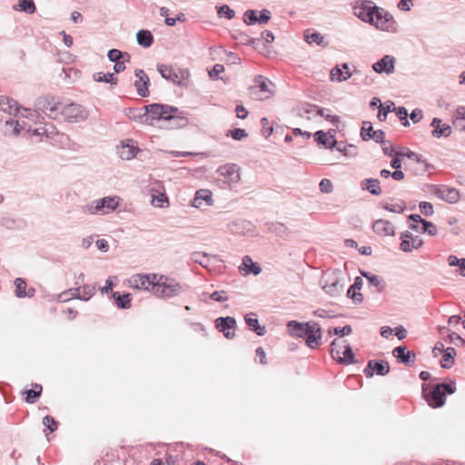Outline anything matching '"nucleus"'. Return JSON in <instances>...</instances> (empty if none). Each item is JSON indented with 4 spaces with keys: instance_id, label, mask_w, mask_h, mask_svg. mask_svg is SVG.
Returning a JSON list of instances; mask_svg holds the SVG:
<instances>
[{
    "instance_id": "18",
    "label": "nucleus",
    "mask_w": 465,
    "mask_h": 465,
    "mask_svg": "<svg viewBox=\"0 0 465 465\" xmlns=\"http://www.w3.org/2000/svg\"><path fill=\"white\" fill-rule=\"evenodd\" d=\"M134 74L137 77V80L134 84L137 94L142 97H147L149 95L148 85L150 84L148 75L142 69H136Z\"/></svg>"
},
{
    "instance_id": "61",
    "label": "nucleus",
    "mask_w": 465,
    "mask_h": 465,
    "mask_svg": "<svg viewBox=\"0 0 465 465\" xmlns=\"http://www.w3.org/2000/svg\"><path fill=\"white\" fill-rule=\"evenodd\" d=\"M419 207L420 212L426 216H431L434 213L433 206L429 202H420Z\"/></svg>"
},
{
    "instance_id": "56",
    "label": "nucleus",
    "mask_w": 465,
    "mask_h": 465,
    "mask_svg": "<svg viewBox=\"0 0 465 465\" xmlns=\"http://www.w3.org/2000/svg\"><path fill=\"white\" fill-rule=\"evenodd\" d=\"M271 231L278 236L284 237L288 235V229L283 223H274L272 225Z\"/></svg>"
},
{
    "instance_id": "41",
    "label": "nucleus",
    "mask_w": 465,
    "mask_h": 465,
    "mask_svg": "<svg viewBox=\"0 0 465 465\" xmlns=\"http://www.w3.org/2000/svg\"><path fill=\"white\" fill-rule=\"evenodd\" d=\"M94 80L98 83H108L112 85L117 84V78L114 76L113 73L104 74L102 72L95 73L94 74Z\"/></svg>"
},
{
    "instance_id": "64",
    "label": "nucleus",
    "mask_w": 465,
    "mask_h": 465,
    "mask_svg": "<svg viewBox=\"0 0 465 465\" xmlns=\"http://www.w3.org/2000/svg\"><path fill=\"white\" fill-rule=\"evenodd\" d=\"M43 424L47 427L51 432L56 430L57 429V422L53 417L49 415H46L43 418Z\"/></svg>"
},
{
    "instance_id": "60",
    "label": "nucleus",
    "mask_w": 465,
    "mask_h": 465,
    "mask_svg": "<svg viewBox=\"0 0 465 465\" xmlns=\"http://www.w3.org/2000/svg\"><path fill=\"white\" fill-rule=\"evenodd\" d=\"M261 124H262V134L265 137H269L272 134V132H273V127L270 125L268 118L262 117L261 119Z\"/></svg>"
},
{
    "instance_id": "58",
    "label": "nucleus",
    "mask_w": 465,
    "mask_h": 465,
    "mask_svg": "<svg viewBox=\"0 0 465 465\" xmlns=\"http://www.w3.org/2000/svg\"><path fill=\"white\" fill-rule=\"evenodd\" d=\"M437 232H438L437 227L432 223L426 221V220L420 228V232H422V233L427 232L428 234H430L431 236L436 235Z\"/></svg>"
},
{
    "instance_id": "19",
    "label": "nucleus",
    "mask_w": 465,
    "mask_h": 465,
    "mask_svg": "<svg viewBox=\"0 0 465 465\" xmlns=\"http://www.w3.org/2000/svg\"><path fill=\"white\" fill-rule=\"evenodd\" d=\"M313 322H299L296 321H290L287 323L288 331L291 336L303 338L308 334Z\"/></svg>"
},
{
    "instance_id": "28",
    "label": "nucleus",
    "mask_w": 465,
    "mask_h": 465,
    "mask_svg": "<svg viewBox=\"0 0 465 465\" xmlns=\"http://www.w3.org/2000/svg\"><path fill=\"white\" fill-rule=\"evenodd\" d=\"M244 320L250 330L255 331L257 335L263 336L265 334L266 329L264 326H261L259 324V321L255 313L251 312L246 314Z\"/></svg>"
},
{
    "instance_id": "40",
    "label": "nucleus",
    "mask_w": 465,
    "mask_h": 465,
    "mask_svg": "<svg viewBox=\"0 0 465 465\" xmlns=\"http://www.w3.org/2000/svg\"><path fill=\"white\" fill-rule=\"evenodd\" d=\"M304 40L308 44L315 43L320 46H325L324 37L318 32H311V30H306L304 32Z\"/></svg>"
},
{
    "instance_id": "33",
    "label": "nucleus",
    "mask_w": 465,
    "mask_h": 465,
    "mask_svg": "<svg viewBox=\"0 0 465 465\" xmlns=\"http://www.w3.org/2000/svg\"><path fill=\"white\" fill-rule=\"evenodd\" d=\"M423 244V241L419 237L415 236L412 240H402L400 244V249L404 252H410L413 250H418Z\"/></svg>"
},
{
    "instance_id": "36",
    "label": "nucleus",
    "mask_w": 465,
    "mask_h": 465,
    "mask_svg": "<svg viewBox=\"0 0 465 465\" xmlns=\"http://www.w3.org/2000/svg\"><path fill=\"white\" fill-rule=\"evenodd\" d=\"M327 134L323 131H317L314 134L315 141L319 144H322L325 148L332 149L337 145V141L335 139L331 140L329 137H326Z\"/></svg>"
},
{
    "instance_id": "55",
    "label": "nucleus",
    "mask_w": 465,
    "mask_h": 465,
    "mask_svg": "<svg viewBox=\"0 0 465 465\" xmlns=\"http://www.w3.org/2000/svg\"><path fill=\"white\" fill-rule=\"evenodd\" d=\"M151 203L155 207H163L164 203H168V197L166 196L165 193L153 195Z\"/></svg>"
},
{
    "instance_id": "44",
    "label": "nucleus",
    "mask_w": 465,
    "mask_h": 465,
    "mask_svg": "<svg viewBox=\"0 0 465 465\" xmlns=\"http://www.w3.org/2000/svg\"><path fill=\"white\" fill-rule=\"evenodd\" d=\"M353 74V72H347V75H343V72L341 67L335 66L331 71V78L336 79L338 82H344L348 80L350 77H351Z\"/></svg>"
},
{
    "instance_id": "21",
    "label": "nucleus",
    "mask_w": 465,
    "mask_h": 465,
    "mask_svg": "<svg viewBox=\"0 0 465 465\" xmlns=\"http://www.w3.org/2000/svg\"><path fill=\"white\" fill-rule=\"evenodd\" d=\"M392 355L401 363L411 366L415 363V353L408 351L405 346H398L392 350Z\"/></svg>"
},
{
    "instance_id": "42",
    "label": "nucleus",
    "mask_w": 465,
    "mask_h": 465,
    "mask_svg": "<svg viewBox=\"0 0 465 465\" xmlns=\"http://www.w3.org/2000/svg\"><path fill=\"white\" fill-rule=\"evenodd\" d=\"M43 388L42 385L38 383H35L31 390L25 391L26 397L25 401L28 403H35V400L41 396Z\"/></svg>"
},
{
    "instance_id": "15",
    "label": "nucleus",
    "mask_w": 465,
    "mask_h": 465,
    "mask_svg": "<svg viewBox=\"0 0 465 465\" xmlns=\"http://www.w3.org/2000/svg\"><path fill=\"white\" fill-rule=\"evenodd\" d=\"M431 193L434 196L449 203H456L460 200V193L454 187L448 185L432 186Z\"/></svg>"
},
{
    "instance_id": "16",
    "label": "nucleus",
    "mask_w": 465,
    "mask_h": 465,
    "mask_svg": "<svg viewBox=\"0 0 465 465\" xmlns=\"http://www.w3.org/2000/svg\"><path fill=\"white\" fill-rule=\"evenodd\" d=\"M364 375L367 378H371L376 372L378 375L384 376L390 372V365L385 361H369L367 366L365 367Z\"/></svg>"
},
{
    "instance_id": "35",
    "label": "nucleus",
    "mask_w": 465,
    "mask_h": 465,
    "mask_svg": "<svg viewBox=\"0 0 465 465\" xmlns=\"http://www.w3.org/2000/svg\"><path fill=\"white\" fill-rule=\"evenodd\" d=\"M211 255L206 252H194L191 254V260L208 269L211 264Z\"/></svg>"
},
{
    "instance_id": "27",
    "label": "nucleus",
    "mask_w": 465,
    "mask_h": 465,
    "mask_svg": "<svg viewBox=\"0 0 465 465\" xmlns=\"http://www.w3.org/2000/svg\"><path fill=\"white\" fill-rule=\"evenodd\" d=\"M205 202L206 205L211 206L213 203V193L211 191L206 189L198 190L195 193L192 205L195 208H200L203 203Z\"/></svg>"
},
{
    "instance_id": "48",
    "label": "nucleus",
    "mask_w": 465,
    "mask_h": 465,
    "mask_svg": "<svg viewBox=\"0 0 465 465\" xmlns=\"http://www.w3.org/2000/svg\"><path fill=\"white\" fill-rule=\"evenodd\" d=\"M335 147L340 153H343L344 156L357 155V148L353 144L341 145L337 143Z\"/></svg>"
},
{
    "instance_id": "52",
    "label": "nucleus",
    "mask_w": 465,
    "mask_h": 465,
    "mask_svg": "<svg viewBox=\"0 0 465 465\" xmlns=\"http://www.w3.org/2000/svg\"><path fill=\"white\" fill-rule=\"evenodd\" d=\"M462 121H465V107L460 106L456 110L454 115V124L462 129H465V124H461Z\"/></svg>"
},
{
    "instance_id": "17",
    "label": "nucleus",
    "mask_w": 465,
    "mask_h": 465,
    "mask_svg": "<svg viewBox=\"0 0 465 465\" xmlns=\"http://www.w3.org/2000/svg\"><path fill=\"white\" fill-rule=\"evenodd\" d=\"M216 328L220 332H223L225 338L232 339L235 336L234 327L236 321L233 317H220L215 321Z\"/></svg>"
},
{
    "instance_id": "9",
    "label": "nucleus",
    "mask_w": 465,
    "mask_h": 465,
    "mask_svg": "<svg viewBox=\"0 0 465 465\" xmlns=\"http://www.w3.org/2000/svg\"><path fill=\"white\" fill-rule=\"evenodd\" d=\"M157 70L162 77L172 81L177 85H183V81L187 80L190 76L188 69H174L172 66L161 64L157 66Z\"/></svg>"
},
{
    "instance_id": "50",
    "label": "nucleus",
    "mask_w": 465,
    "mask_h": 465,
    "mask_svg": "<svg viewBox=\"0 0 465 465\" xmlns=\"http://www.w3.org/2000/svg\"><path fill=\"white\" fill-rule=\"evenodd\" d=\"M15 294L19 298L25 297L26 282L22 278H16L15 280Z\"/></svg>"
},
{
    "instance_id": "53",
    "label": "nucleus",
    "mask_w": 465,
    "mask_h": 465,
    "mask_svg": "<svg viewBox=\"0 0 465 465\" xmlns=\"http://www.w3.org/2000/svg\"><path fill=\"white\" fill-rule=\"evenodd\" d=\"M352 331V329L350 325H345L341 328L335 327L329 329V334L330 335H340L341 337L351 334Z\"/></svg>"
},
{
    "instance_id": "57",
    "label": "nucleus",
    "mask_w": 465,
    "mask_h": 465,
    "mask_svg": "<svg viewBox=\"0 0 465 465\" xmlns=\"http://www.w3.org/2000/svg\"><path fill=\"white\" fill-rule=\"evenodd\" d=\"M243 21L246 25H252L258 23L257 11L247 10L243 15Z\"/></svg>"
},
{
    "instance_id": "3",
    "label": "nucleus",
    "mask_w": 465,
    "mask_h": 465,
    "mask_svg": "<svg viewBox=\"0 0 465 465\" xmlns=\"http://www.w3.org/2000/svg\"><path fill=\"white\" fill-rule=\"evenodd\" d=\"M182 292V285L174 279L165 275H157V281L153 285V294L156 297L170 299L180 295Z\"/></svg>"
},
{
    "instance_id": "5",
    "label": "nucleus",
    "mask_w": 465,
    "mask_h": 465,
    "mask_svg": "<svg viewBox=\"0 0 465 465\" xmlns=\"http://www.w3.org/2000/svg\"><path fill=\"white\" fill-rule=\"evenodd\" d=\"M321 284L324 292L332 297L341 294L344 288V284L340 278V273L335 271L324 272L321 280Z\"/></svg>"
},
{
    "instance_id": "8",
    "label": "nucleus",
    "mask_w": 465,
    "mask_h": 465,
    "mask_svg": "<svg viewBox=\"0 0 465 465\" xmlns=\"http://www.w3.org/2000/svg\"><path fill=\"white\" fill-rule=\"evenodd\" d=\"M61 117L71 123L84 122L88 117L87 111L77 104H63Z\"/></svg>"
},
{
    "instance_id": "32",
    "label": "nucleus",
    "mask_w": 465,
    "mask_h": 465,
    "mask_svg": "<svg viewBox=\"0 0 465 465\" xmlns=\"http://www.w3.org/2000/svg\"><path fill=\"white\" fill-rule=\"evenodd\" d=\"M69 292H76L79 300L88 301L95 292L94 286L84 284L82 287L69 289Z\"/></svg>"
},
{
    "instance_id": "25",
    "label": "nucleus",
    "mask_w": 465,
    "mask_h": 465,
    "mask_svg": "<svg viewBox=\"0 0 465 465\" xmlns=\"http://www.w3.org/2000/svg\"><path fill=\"white\" fill-rule=\"evenodd\" d=\"M306 337V345L311 348L314 349L320 344V340L322 338V330L317 322H312V327L310 329V331H308V334Z\"/></svg>"
},
{
    "instance_id": "14",
    "label": "nucleus",
    "mask_w": 465,
    "mask_h": 465,
    "mask_svg": "<svg viewBox=\"0 0 465 465\" xmlns=\"http://www.w3.org/2000/svg\"><path fill=\"white\" fill-rule=\"evenodd\" d=\"M217 173L224 178L223 182L229 187L237 184L241 180L240 168L235 163H227L220 166Z\"/></svg>"
},
{
    "instance_id": "49",
    "label": "nucleus",
    "mask_w": 465,
    "mask_h": 465,
    "mask_svg": "<svg viewBox=\"0 0 465 465\" xmlns=\"http://www.w3.org/2000/svg\"><path fill=\"white\" fill-rule=\"evenodd\" d=\"M383 208L391 213H401L406 209V203L402 201H399L394 203H385Z\"/></svg>"
},
{
    "instance_id": "11",
    "label": "nucleus",
    "mask_w": 465,
    "mask_h": 465,
    "mask_svg": "<svg viewBox=\"0 0 465 465\" xmlns=\"http://www.w3.org/2000/svg\"><path fill=\"white\" fill-rule=\"evenodd\" d=\"M157 275L155 273L135 274L128 280V282L133 289L148 291L153 293V285L157 281Z\"/></svg>"
},
{
    "instance_id": "39",
    "label": "nucleus",
    "mask_w": 465,
    "mask_h": 465,
    "mask_svg": "<svg viewBox=\"0 0 465 465\" xmlns=\"http://www.w3.org/2000/svg\"><path fill=\"white\" fill-rule=\"evenodd\" d=\"M16 11L25 12L32 15L35 12V5L33 0H19L17 5L14 6Z\"/></svg>"
},
{
    "instance_id": "13",
    "label": "nucleus",
    "mask_w": 465,
    "mask_h": 465,
    "mask_svg": "<svg viewBox=\"0 0 465 465\" xmlns=\"http://www.w3.org/2000/svg\"><path fill=\"white\" fill-rule=\"evenodd\" d=\"M340 345V341L337 339L333 340L331 343V357L336 360L339 363L349 365L356 363V361L354 359V354L352 351L351 347L350 344L344 345V351L343 356L341 357V352L340 351L336 350V346Z\"/></svg>"
},
{
    "instance_id": "63",
    "label": "nucleus",
    "mask_w": 465,
    "mask_h": 465,
    "mask_svg": "<svg viewBox=\"0 0 465 465\" xmlns=\"http://www.w3.org/2000/svg\"><path fill=\"white\" fill-rule=\"evenodd\" d=\"M319 186H320L321 192L324 193H330L333 190L332 183L331 182V180L326 179V178L322 179L320 182Z\"/></svg>"
},
{
    "instance_id": "59",
    "label": "nucleus",
    "mask_w": 465,
    "mask_h": 465,
    "mask_svg": "<svg viewBox=\"0 0 465 465\" xmlns=\"http://www.w3.org/2000/svg\"><path fill=\"white\" fill-rule=\"evenodd\" d=\"M394 111H396V114L399 117V119L402 121V124L404 126H409L410 123H409V121L407 119V117H408V111H407V109L405 107H403V106H400L398 108L395 107Z\"/></svg>"
},
{
    "instance_id": "34",
    "label": "nucleus",
    "mask_w": 465,
    "mask_h": 465,
    "mask_svg": "<svg viewBox=\"0 0 465 465\" xmlns=\"http://www.w3.org/2000/svg\"><path fill=\"white\" fill-rule=\"evenodd\" d=\"M0 110L8 113L9 114L19 112L17 103L13 99L5 96L0 97Z\"/></svg>"
},
{
    "instance_id": "46",
    "label": "nucleus",
    "mask_w": 465,
    "mask_h": 465,
    "mask_svg": "<svg viewBox=\"0 0 465 465\" xmlns=\"http://www.w3.org/2000/svg\"><path fill=\"white\" fill-rule=\"evenodd\" d=\"M107 57L111 62H118L121 59H124L126 57V60L130 59V54L127 53H123L118 49H111L107 53Z\"/></svg>"
},
{
    "instance_id": "45",
    "label": "nucleus",
    "mask_w": 465,
    "mask_h": 465,
    "mask_svg": "<svg viewBox=\"0 0 465 465\" xmlns=\"http://www.w3.org/2000/svg\"><path fill=\"white\" fill-rule=\"evenodd\" d=\"M19 123L12 118L5 121V134L9 135H17L20 133Z\"/></svg>"
},
{
    "instance_id": "26",
    "label": "nucleus",
    "mask_w": 465,
    "mask_h": 465,
    "mask_svg": "<svg viewBox=\"0 0 465 465\" xmlns=\"http://www.w3.org/2000/svg\"><path fill=\"white\" fill-rule=\"evenodd\" d=\"M372 229L375 233L382 236L394 235V227L388 220L379 219L373 223Z\"/></svg>"
},
{
    "instance_id": "24",
    "label": "nucleus",
    "mask_w": 465,
    "mask_h": 465,
    "mask_svg": "<svg viewBox=\"0 0 465 465\" xmlns=\"http://www.w3.org/2000/svg\"><path fill=\"white\" fill-rule=\"evenodd\" d=\"M398 156L407 157L408 159L412 161L414 163L420 164L421 167L419 170H417L416 174H421L427 171L428 164L422 159L421 155L411 151L410 149L405 148L402 151H400Z\"/></svg>"
},
{
    "instance_id": "54",
    "label": "nucleus",
    "mask_w": 465,
    "mask_h": 465,
    "mask_svg": "<svg viewBox=\"0 0 465 465\" xmlns=\"http://www.w3.org/2000/svg\"><path fill=\"white\" fill-rule=\"evenodd\" d=\"M317 114L318 115H321L322 117H323L324 119H326L327 121H330L331 123H332L333 124H337L340 121V118L339 116H336V115H331L329 114V110L328 109H324V108H318L317 109Z\"/></svg>"
},
{
    "instance_id": "29",
    "label": "nucleus",
    "mask_w": 465,
    "mask_h": 465,
    "mask_svg": "<svg viewBox=\"0 0 465 465\" xmlns=\"http://www.w3.org/2000/svg\"><path fill=\"white\" fill-rule=\"evenodd\" d=\"M239 269L244 270L246 274L252 273L253 275H258L262 272L261 266L257 262H253L252 258L247 255L242 258Z\"/></svg>"
},
{
    "instance_id": "4",
    "label": "nucleus",
    "mask_w": 465,
    "mask_h": 465,
    "mask_svg": "<svg viewBox=\"0 0 465 465\" xmlns=\"http://www.w3.org/2000/svg\"><path fill=\"white\" fill-rule=\"evenodd\" d=\"M273 84L262 75H257L253 84L249 87L250 95L255 100H266L272 96Z\"/></svg>"
},
{
    "instance_id": "47",
    "label": "nucleus",
    "mask_w": 465,
    "mask_h": 465,
    "mask_svg": "<svg viewBox=\"0 0 465 465\" xmlns=\"http://www.w3.org/2000/svg\"><path fill=\"white\" fill-rule=\"evenodd\" d=\"M395 110V104L393 102H389L385 105L380 104V111L378 113V119L380 121H385L387 114Z\"/></svg>"
},
{
    "instance_id": "38",
    "label": "nucleus",
    "mask_w": 465,
    "mask_h": 465,
    "mask_svg": "<svg viewBox=\"0 0 465 465\" xmlns=\"http://www.w3.org/2000/svg\"><path fill=\"white\" fill-rule=\"evenodd\" d=\"M136 39L140 45L150 47L153 45V37L148 30H139L136 34Z\"/></svg>"
},
{
    "instance_id": "20",
    "label": "nucleus",
    "mask_w": 465,
    "mask_h": 465,
    "mask_svg": "<svg viewBox=\"0 0 465 465\" xmlns=\"http://www.w3.org/2000/svg\"><path fill=\"white\" fill-rule=\"evenodd\" d=\"M372 69L378 74H392L395 71V58L391 55H384L372 64Z\"/></svg>"
},
{
    "instance_id": "22",
    "label": "nucleus",
    "mask_w": 465,
    "mask_h": 465,
    "mask_svg": "<svg viewBox=\"0 0 465 465\" xmlns=\"http://www.w3.org/2000/svg\"><path fill=\"white\" fill-rule=\"evenodd\" d=\"M138 153V147L134 144V142L131 139L122 142L120 147H118V155L123 160H131Z\"/></svg>"
},
{
    "instance_id": "30",
    "label": "nucleus",
    "mask_w": 465,
    "mask_h": 465,
    "mask_svg": "<svg viewBox=\"0 0 465 465\" xmlns=\"http://www.w3.org/2000/svg\"><path fill=\"white\" fill-rule=\"evenodd\" d=\"M361 188L369 191L372 195H380L381 189L380 181L374 178L364 179L361 182Z\"/></svg>"
},
{
    "instance_id": "23",
    "label": "nucleus",
    "mask_w": 465,
    "mask_h": 465,
    "mask_svg": "<svg viewBox=\"0 0 465 465\" xmlns=\"http://www.w3.org/2000/svg\"><path fill=\"white\" fill-rule=\"evenodd\" d=\"M430 125L433 127L431 134L435 138L449 137L452 133L450 125L441 124L440 118H433Z\"/></svg>"
},
{
    "instance_id": "51",
    "label": "nucleus",
    "mask_w": 465,
    "mask_h": 465,
    "mask_svg": "<svg viewBox=\"0 0 465 465\" xmlns=\"http://www.w3.org/2000/svg\"><path fill=\"white\" fill-rule=\"evenodd\" d=\"M373 129H372V124L371 122H363L362 124V127L361 129V137L363 141H369L371 140V134H372Z\"/></svg>"
},
{
    "instance_id": "12",
    "label": "nucleus",
    "mask_w": 465,
    "mask_h": 465,
    "mask_svg": "<svg viewBox=\"0 0 465 465\" xmlns=\"http://www.w3.org/2000/svg\"><path fill=\"white\" fill-rule=\"evenodd\" d=\"M376 5L371 0H364L356 5L353 7L354 15L363 22L374 24V12Z\"/></svg>"
},
{
    "instance_id": "2",
    "label": "nucleus",
    "mask_w": 465,
    "mask_h": 465,
    "mask_svg": "<svg viewBox=\"0 0 465 465\" xmlns=\"http://www.w3.org/2000/svg\"><path fill=\"white\" fill-rule=\"evenodd\" d=\"M120 198L107 196L94 200L82 207L84 213L92 215H105L114 212L119 205Z\"/></svg>"
},
{
    "instance_id": "6",
    "label": "nucleus",
    "mask_w": 465,
    "mask_h": 465,
    "mask_svg": "<svg viewBox=\"0 0 465 465\" xmlns=\"http://www.w3.org/2000/svg\"><path fill=\"white\" fill-rule=\"evenodd\" d=\"M35 106L48 117L54 120L61 119L63 103L59 102L54 97H39L35 103Z\"/></svg>"
},
{
    "instance_id": "62",
    "label": "nucleus",
    "mask_w": 465,
    "mask_h": 465,
    "mask_svg": "<svg viewBox=\"0 0 465 465\" xmlns=\"http://www.w3.org/2000/svg\"><path fill=\"white\" fill-rule=\"evenodd\" d=\"M218 15L220 17L225 16L228 19H232L234 16L235 13L228 5H224L219 7Z\"/></svg>"
},
{
    "instance_id": "31",
    "label": "nucleus",
    "mask_w": 465,
    "mask_h": 465,
    "mask_svg": "<svg viewBox=\"0 0 465 465\" xmlns=\"http://www.w3.org/2000/svg\"><path fill=\"white\" fill-rule=\"evenodd\" d=\"M361 274L362 277H364L368 280L370 285L377 288V291L379 292H381L382 291H384L386 284H385L384 280L381 277L372 274L368 272H361Z\"/></svg>"
},
{
    "instance_id": "1",
    "label": "nucleus",
    "mask_w": 465,
    "mask_h": 465,
    "mask_svg": "<svg viewBox=\"0 0 465 465\" xmlns=\"http://www.w3.org/2000/svg\"><path fill=\"white\" fill-rule=\"evenodd\" d=\"M144 113L139 114L141 123L153 125L155 120L173 121L176 127L186 124L187 120L184 117L175 115L178 108L168 104H151L143 107Z\"/></svg>"
},
{
    "instance_id": "37",
    "label": "nucleus",
    "mask_w": 465,
    "mask_h": 465,
    "mask_svg": "<svg viewBox=\"0 0 465 465\" xmlns=\"http://www.w3.org/2000/svg\"><path fill=\"white\" fill-rule=\"evenodd\" d=\"M456 355V351L452 347H449L446 349L444 353L442 354V359L440 361V365L444 369H450L454 364V357Z\"/></svg>"
},
{
    "instance_id": "43",
    "label": "nucleus",
    "mask_w": 465,
    "mask_h": 465,
    "mask_svg": "<svg viewBox=\"0 0 465 465\" xmlns=\"http://www.w3.org/2000/svg\"><path fill=\"white\" fill-rule=\"evenodd\" d=\"M114 300L116 301V304L121 309H128L131 306V299L130 294L125 293L121 295L119 292H114L113 294Z\"/></svg>"
},
{
    "instance_id": "7",
    "label": "nucleus",
    "mask_w": 465,
    "mask_h": 465,
    "mask_svg": "<svg viewBox=\"0 0 465 465\" xmlns=\"http://www.w3.org/2000/svg\"><path fill=\"white\" fill-rule=\"evenodd\" d=\"M455 387L450 383L437 384L431 392L426 396L429 405L432 408H439L445 404L446 394H452Z\"/></svg>"
},
{
    "instance_id": "10",
    "label": "nucleus",
    "mask_w": 465,
    "mask_h": 465,
    "mask_svg": "<svg viewBox=\"0 0 465 465\" xmlns=\"http://www.w3.org/2000/svg\"><path fill=\"white\" fill-rule=\"evenodd\" d=\"M378 29L394 32L396 30V22L393 16L385 9L376 5L374 12V24Z\"/></svg>"
}]
</instances>
